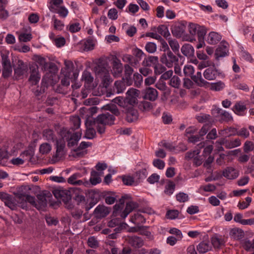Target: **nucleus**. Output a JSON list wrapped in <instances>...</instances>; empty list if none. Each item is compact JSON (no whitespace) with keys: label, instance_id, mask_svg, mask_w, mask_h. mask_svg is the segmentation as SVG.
<instances>
[{"label":"nucleus","instance_id":"1","mask_svg":"<svg viewBox=\"0 0 254 254\" xmlns=\"http://www.w3.org/2000/svg\"><path fill=\"white\" fill-rule=\"evenodd\" d=\"M188 30L191 36H187L185 40L190 42L195 40L194 36L197 35L199 42H201L204 40V36L207 32L205 27L193 23L189 24Z\"/></svg>","mask_w":254,"mask_h":254},{"label":"nucleus","instance_id":"2","mask_svg":"<svg viewBox=\"0 0 254 254\" xmlns=\"http://www.w3.org/2000/svg\"><path fill=\"white\" fill-rule=\"evenodd\" d=\"M60 134L62 137L67 141L68 147L76 145L78 141L81 139L82 135L81 131L72 132L67 128H63L61 130Z\"/></svg>","mask_w":254,"mask_h":254},{"label":"nucleus","instance_id":"3","mask_svg":"<svg viewBox=\"0 0 254 254\" xmlns=\"http://www.w3.org/2000/svg\"><path fill=\"white\" fill-rule=\"evenodd\" d=\"M115 117L114 115L107 113L98 115L96 118L97 123V131L100 134L104 133L107 125L111 126L114 124Z\"/></svg>","mask_w":254,"mask_h":254},{"label":"nucleus","instance_id":"4","mask_svg":"<svg viewBox=\"0 0 254 254\" xmlns=\"http://www.w3.org/2000/svg\"><path fill=\"white\" fill-rule=\"evenodd\" d=\"M0 199L4 202L5 206L11 210L17 209L18 201L15 197L5 192H0Z\"/></svg>","mask_w":254,"mask_h":254},{"label":"nucleus","instance_id":"5","mask_svg":"<svg viewBox=\"0 0 254 254\" xmlns=\"http://www.w3.org/2000/svg\"><path fill=\"white\" fill-rule=\"evenodd\" d=\"M160 62L168 68L173 67V65L178 63V58L169 50L167 53H164L160 57Z\"/></svg>","mask_w":254,"mask_h":254},{"label":"nucleus","instance_id":"6","mask_svg":"<svg viewBox=\"0 0 254 254\" xmlns=\"http://www.w3.org/2000/svg\"><path fill=\"white\" fill-rule=\"evenodd\" d=\"M53 193L55 197L63 201L64 203H67L71 200L70 191L63 189H57L53 190Z\"/></svg>","mask_w":254,"mask_h":254},{"label":"nucleus","instance_id":"7","mask_svg":"<svg viewBox=\"0 0 254 254\" xmlns=\"http://www.w3.org/2000/svg\"><path fill=\"white\" fill-rule=\"evenodd\" d=\"M139 93L140 92L138 90L133 88H130L126 93L127 96L125 98V102L131 106H133L137 103V98Z\"/></svg>","mask_w":254,"mask_h":254},{"label":"nucleus","instance_id":"8","mask_svg":"<svg viewBox=\"0 0 254 254\" xmlns=\"http://www.w3.org/2000/svg\"><path fill=\"white\" fill-rule=\"evenodd\" d=\"M2 65L3 66L2 75L4 78H7L11 74L12 69L10 62L7 56H2Z\"/></svg>","mask_w":254,"mask_h":254},{"label":"nucleus","instance_id":"9","mask_svg":"<svg viewBox=\"0 0 254 254\" xmlns=\"http://www.w3.org/2000/svg\"><path fill=\"white\" fill-rule=\"evenodd\" d=\"M219 74L220 72L216 69L214 64L204 70L203 76L206 79L212 80L215 79L219 75Z\"/></svg>","mask_w":254,"mask_h":254},{"label":"nucleus","instance_id":"10","mask_svg":"<svg viewBox=\"0 0 254 254\" xmlns=\"http://www.w3.org/2000/svg\"><path fill=\"white\" fill-rule=\"evenodd\" d=\"M112 64V69L111 71L113 75L116 77L120 76L123 69V64L120 60L117 57L113 58Z\"/></svg>","mask_w":254,"mask_h":254},{"label":"nucleus","instance_id":"11","mask_svg":"<svg viewBox=\"0 0 254 254\" xmlns=\"http://www.w3.org/2000/svg\"><path fill=\"white\" fill-rule=\"evenodd\" d=\"M27 65L22 60H18L17 66L14 68V75L16 78H20L27 72Z\"/></svg>","mask_w":254,"mask_h":254},{"label":"nucleus","instance_id":"12","mask_svg":"<svg viewBox=\"0 0 254 254\" xmlns=\"http://www.w3.org/2000/svg\"><path fill=\"white\" fill-rule=\"evenodd\" d=\"M30 76L29 81L33 85L37 84L40 79V75L39 73L38 67L37 65H33L30 67Z\"/></svg>","mask_w":254,"mask_h":254},{"label":"nucleus","instance_id":"13","mask_svg":"<svg viewBox=\"0 0 254 254\" xmlns=\"http://www.w3.org/2000/svg\"><path fill=\"white\" fill-rule=\"evenodd\" d=\"M126 241L135 248H141L144 245L143 240L136 236H128L126 238Z\"/></svg>","mask_w":254,"mask_h":254},{"label":"nucleus","instance_id":"14","mask_svg":"<svg viewBox=\"0 0 254 254\" xmlns=\"http://www.w3.org/2000/svg\"><path fill=\"white\" fill-rule=\"evenodd\" d=\"M228 43L226 42H222L216 49L215 53V58L219 60L220 58L224 57L228 53Z\"/></svg>","mask_w":254,"mask_h":254},{"label":"nucleus","instance_id":"15","mask_svg":"<svg viewBox=\"0 0 254 254\" xmlns=\"http://www.w3.org/2000/svg\"><path fill=\"white\" fill-rule=\"evenodd\" d=\"M65 147V142L63 138L56 140V152L55 157L61 158L64 154V149Z\"/></svg>","mask_w":254,"mask_h":254},{"label":"nucleus","instance_id":"16","mask_svg":"<svg viewBox=\"0 0 254 254\" xmlns=\"http://www.w3.org/2000/svg\"><path fill=\"white\" fill-rule=\"evenodd\" d=\"M222 138L223 140L224 146L227 149H232L237 147L241 144V141L238 138L235 139H228L226 137Z\"/></svg>","mask_w":254,"mask_h":254},{"label":"nucleus","instance_id":"17","mask_svg":"<svg viewBox=\"0 0 254 254\" xmlns=\"http://www.w3.org/2000/svg\"><path fill=\"white\" fill-rule=\"evenodd\" d=\"M92 143L91 142L82 141L78 147L74 150L75 154H73V156L78 157H83L87 153L86 151H83V150L90 147Z\"/></svg>","mask_w":254,"mask_h":254},{"label":"nucleus","instance_id":"18","mask_svg":"<svg viewBox=\"0 0 254 254\" xmlns=\"http://www.w3.org/2000/svg\"><path fill=\"white\" fill-rule=\"evenodd\" d=\"M109 213L110 209L103 205H99L94 211V214L95 217L97 218L105 217L108 215Z\"/></svg>","mask_w":254,"mask_h":254},{"label":"nucleus","instance_id":"19","mask_svg":"<svg viewBox=\"0 0 254 254\" xmlns=\"http://www.w3.org/2000/svg\"><path fill=\"white\" fill-rule=\"evenodd\" d=\"M81 177V174L79 173H75L71 175L67 180L68 184L73 185H84L85 186H87L90 184L87 182H83L82 180H78Z\"/></svg>","mask_w":254,"mask_h":254},{"label":"nucleus","instance_id":"20","mask_svg":"<svg viewBox=\"0 0 254 254\" xmlns=\"http://www.w3.org/2000/svg\"><path fill=\"white\" fill-rule=\"evenodd\" d=\"M247 108L242 101L237 102L233 108L234 112L238 116H244L246 115Z\"/></svg>","mask_w":254,"mask_h":254},{"label":"nucleus","instance_id":"21","mask_svg":"<svg viewBox=\"0 0 254 254\" xmlns=\"http://www.w3.org/2000/svg\"><path fill=\"white\" fill-rule=\"evenodd\" d=\"M223 176L228 179H235L239 176V172L234 168L228 167L223 171Z\"/></svg>","mask_w":254,"mask_h":254},{"label":"nucleus","instance_id":"22","mask_svg":"<svg viewBox=\"0 0 254 254\" xmlns=\"http://www.w3.org/2000/svg\"><path fill=\"white\" fill-rule=\"evenodd\" d=\"M218 133L221 136H225V137L235 136L237 133V129L233 127H227L219 130Z\"/></svg>","mask_w":254,"mask_h":254},{"label":"nucleus","instance_id":"23","mask_svg":"<svg viewBox=\"0 0 254 254\" xmlns=\"http://www.w3.org/2000/svg\"><path fill=\"white\" fill-rule=\"evenodd\" d=\"M46 196L47 195L45 193H40L37 195V201L35 203V207L38 209H43L47 206V200Z\"/></svg>","mask_w":254,"mask_h":254},{"label":"nucleus","instance_id":"24","mask_svg":"<svg viewBox=\"0 0 254 254\" xmlns=\"http://www.w3.org/2000/svg\"><path fill=\"white\" fill-rule=\"evenodd\" d=\"M64 68L62 70L63 75L72 76L73 72H78L77 70H74V64L71 61L65 60L64 61Z\"/></svg>","mask_w":254,"mask_h":254},{"label":"nucleus","instance_id":"25","mask_svg":"<svg viewBox=\"0 0 254 254\" xmlns=\"http://www.w3.org/2000/svg\"><path fill=\"white\" fill-rule=\"evenodd\" d=\"M191 79L195 83V84L200 87L206 86L208 82L203 79L201 73L200 71L196 72L195 75L191 76Z\"/></svg>","mask_w":254,"mask_h":254},{"label":"nucleus","instance_id":"26","mask_svg":"<svg viewBox=\"0 0 254 254\" xmlns=\"http://www.w3.org/2000/svg\"><path fill=\"white\" fill-rule=\"evenodd\" d=\"M136 207L137 203L134 202L129 201L127 202L125 210L122 212L120 215L121 217L124 219L126 218L127 216Z\"/></svg>","mask_w":254,"mask_h":254},{"label":"nucleus","instance_id":"27","mask_svg":"<svg viewBox=\"0 0 254 254\" xmlns=\"http://www.w3.org/2000/svg\"><path fill=\"white\" fill-rule=\"evenodd\" d=\"M64 77L61 80V85L64 87L69 88L70 79L75 81L78 76V72H73L72 76L64 75Z\"/></svg>","mask_w":254,"mask_h":254},{"label":"nucleus","instance_id":"28","mask_svg":"<svg viewBox=\"0 0 254 254\" xmlns=\"http://www.w3.org/2000/svg\"><path fill=\"white\" fill-rule=\"evenodd\" d=\"M138 114L137 111L132 106L129 107L126 113V118L128 122L131 123L136 121L138 118Z\"/></svg>","mask_w":254,"mask_h":254},{"label":"nucleus","instance_id":"29","mask_svg":"<svg viewBox=\"0 0 254 254\" xmlns=\"http://www.w3.org/2000/svg\"><path fill=\"white\" fill-rule=\"evenodd\" d=\"M158 97L157 91L153 88H148L145 90L144 98L150 101H155Z\"/></svg>","mask_w":254,"mask_h":254},{"label":"nucleus","instance_id":"30","mask_svg":"<svg viewBox=\"0 0 254 254\" xmlns=\"http://www.w3.org/2000/svg\"><path fill=\"white\" fill-rule=\"evenodd\" d=\"M43 137L48 141L54 142L57 140V136L54 131L50 128L45 129L43 131Z\"/></svg>","mask_w":254,"mask_h":254},{"label":"nucleus","instance_id":"31","mask_svg":"<svg viewBox=\"0 0 254 254\" xmlns=\"http://www.w3.org/2000/svg\"><path fill=\"white\" fill-rule=\"evenodd\" d=\"M221 39V36L215 32H211L207 38V42L211 45L217 44Z\"/></svg>","mask_w":254,"mask_h":254},{"label":"nucleus","instance_id":"32","mask_svg":"<svg viewBox=\"0 0 254 254\" xmlns=\"http://www.w3.org/2000/svg\"><path fill=\"white\" fill-rule=\"evenodd\" d=\"M182 54L188 57L194 55V50L193 47L190 44H185L181 48Z\"/></svg>","mask_w":254,"mask_h":254},{"label":"nucleus","instance_id":"33","mask_svg":"<svg viewBox=\"0 0 254 254\" xmlns=\"http://www.w3.org/2000/svg\"><path fill=\"white\" fill-rule=\"evenodd\" d=\"M229 235L232 238L238 240L244 237V233L242 230L235 228L230 230Z\"/></svg>","mask_w":254,"mask_h":254},{"label":"nucleus","instance_id":"34","mask_svg":"<svg viewBox=\"0 0 254 254\" xmlns=\"http://www.w3.org/2000/svg\"><path fill=\"white\" fill-rule=\"evenodd\" d=\"M186 26L184 24H179L176 25L173 29L172 32V34L178 37H181L183 36L185 32Z\"/></svg>","mask_w":254,"mask_h":254},{"label":"nucleus","instance_id":"35","mask_svg":"<svg viewBox=\"0 0 254 254\" xmlns=\"http://www.w3.org/2000/svg\"><path fill=\"white\" fill-rule=\"evenodd\" d=\"M63 0H50L49 2V8L52 12L56 11V10H58L60 7L63 3Z\"/></svg>","mask_w":254,"mask_h":254},{"label":"nucleus","instance_id":"36","mask_svg":"<svg viewBox=\"0 0 254 254\" xmlns=\"http://www.w3.org/2000/svg\"><path fill=\"white\" fill-rule=\"evenodd\" d=\"M126 88V85L124 78L122 80L116 81L114 83V90H116L117 93L123 92Z\"/></svg>","mask_w":254,"mask_h":254},{"label":"nucleus","instance_id":"37","mask_svg":"<svg viewBox=\"0 0 254 254\" xmlns=\"http://www.w3.org/2000/svg\"><path fill=\"white\" fill-rule=\"evenodd\" d=\"M107 64L106 63H99L96 67V72L98 76H102L106 73H108L109 70L107 68Z\"/></svg>","mask_w":254,"mask_h":254},{"label":"nucleus","instance_id":"38","mask_svg":"<svg viewBox=\"0 0 254 254\" xmlns=\"http://www.w3.org/2000/svg\"><path fill=\"white\" fill-rule=\"evenodd\" d=\"M131 221L134 224L138 225L140 224L144 223L146 221L145 219L141 214L138 212L135 213L131 218Z\"/></svg>","mask_w":254,"mask_h":254},{"label":"nucleus","instance_id":"39","mask_svg":"<svg viewBox=\"0 0 254 254\" xmlns=\"http://www.w3.org/2000/svg\"><path fill=\"white\" fill-rule=\"evenodd\" d=\"M233 86L235 89L241 90L245 92H248L250 91L249 86L244 82H241L239 81L234 80Z\"/></svg>","mask_w":254,"mask_h":254},{"label":"nucleus","instance_id":"40","mask_svg":"<svg viewBox=\"0 0 254 254\" xmlns=\"http://www.w3.org/2000/svg\"><path fill=\"white\" fill-rule=\"evenodd\" d=\"M89 180L92 185H96L101 182L99 173L94 170L91 171Z\"/></svg>","mask_w":254,"mask_h":254},{"label":"nucleus","instance_id":"41","mask_svg":"<svg viewBox=\"0 0 254 254\" xmlns=\"http://www.w3.org/2000/svg\"><path fill=\"white\" fill-rule=\"evenodd\" d=\"M70 122L73 130L78 129L80 126L81 120L78 116L71 117L70 118Z\"/></svg>","mask_w":254,"mask_h":254},{"label":"nucleus","instance_id":"42","mask_svg":"<svg viewBox=\"0 0 254 254\" xmlns=\"http://www.w3.org/2000/svg\"><path fill=\"white\" fill-rule=\"evenodd\" d=\"M168 43L172 51L175 53H178V54H177L178 56L181 57V55L179 54L180 46L178 41L175 39L172 40L169 39Z\"/></svg>","mask_w":254,"mask_h":254},{"label":"nucleus","instance_id":"43","mask_svg":"<svg viewBox=\"0 0 254 254\" xmlns=\"http://www.w3.org/2000/svg\"><path fill=\"white\" fill-rule=\"evenodd\" d=\"M157 32L165 38L167 39L170 36L167 27L164 25H159L157 28Z\"/></svg>","mask_w":254,"mask_h":254},{"label":"nucleus","instance_id":"44","mask_svg":"<svg viewBox=\"0 0 254 254\" xmlns=\"http://www.w3.org/2000/svg\"><path fill=\"white\" fill-rule=\"evenodd\" d=\"M211 246L206 242H201L197 246V250L200 253H205L210 250Z\"/></svg>","mask_w":254,"mask_h":254},{"label":"nucleus","instance_id":"45","mask_svg":"<svg viewBox=\"0 0 254 254\" xmlns=\"http://www.w3.org/2000/svg\"><path fill=\"white\" fill-rule=\"evenodd\" d=\"M212 244L215 248L219 249L224 245L225 241L223 238L213 237L211 240Z\"/></svg>","mask_w":254,"mask_h":254},{"label":"nucleus","instance_id":"46","mask_svg":"<svg viewBox=\"0 0 254 254\" xmlns=\"http://www.w3.org/2000/svg\"><path fill=\"white\" fill-rule=\"evenodd\" d=\"M217 113L221 116L222 119L225 121L229 122L233 120L231 115L226 111L223 110L221 109H218Z\"/></svg>","mask_w":254,"mask_h":254},{"label":"nucleus","instance_id":"47","mask_svg":"<svg viewBox=\"0 0 254 254\" xmlns=\"http://www.w3.org/2000/svg\"><path fill=\"white\" fill-rule=\"evenodd\" d=\"M6 4V0H0V17L5 19L8 16V12L5 10V6Z\"/></svg>","mask_w":254,"mask_h":254},{"label":"nucleus","instance_id":"48","mask_svg":"<svg viewBox=\"0 0 254 254\" xmlns=\"http://www.w3.org/2000/svg\"><path fill=\"white\" fill-rule=\"evenodd\" d=\"M175 189V184L174 182L170 181L165 186L164 192L168 195L173 193Z\"/></svg>","mask_w":254,"mask_h":254},{"label":"nucleus","instance_id":"49","mask_svg":"<svg viewBox=\"0 0 254 254\" xmlns=\"http://www.w3.org/2000/svg\"><path fill=\"white\" fill-rule=\"evenodd\" d=\"M93 77L89 71L87 70L83 71L82 75V80L84 81L86 83L90 84L93 82Z\"/></svg>","mask_w":254,"mask_h":254},{"label":"nucleus","instance_id":"50","mask_svg":"<svg viewBox=\"0 0 254 254\" xmlns=\"http://www.w3.org/2000/svg\"><path fill=\"white\" fill-rule=\"evenodd\" d=\"M100 77L102 78L103 86L106 88L112 82V79L111 77L109 72L105 73L102 76H100Z\"/></svg>","mask_w":254,"mask_h":254},{"label":"nucleus","instance_id":"51","mask_svg":"<svg viewBox=\"0 0 254 254\" xmlns=\"http://www.w3.org/2000/svg\"><path fill=\"white\" fill-rule=\"evenodd\" d=\"M254 150V143L251 141L247 140L243 146L244 152L246 153H248Z\"/></svg>","mask_w":254,"mask_h":254},{"label":"nucleus","instance_id":"52","mask_svg":"<svg viewBox=\"0 0 254 254\" xmlns=\"http://www.w3.org/2000/svg\"><path fill=\"white\" fill-rule=\"evenodd\" d=\"M52 149L51 145L48 143H43L39 148L40 152L43 154H48Z\"/></svg>","mask_w":254,"mask_h":254},{"label":"nucleus","instance_id":"53","mask_svg":"<svg viewBox=\"0 0 254 254\" xmlns=\"http://www.w3.org/2000/svg\"><path fill=\"white\" fill-rule=\"evenodd\" d=\"M176 198L177 200L181 203L187 202L189 199L188 194L183 192L177 193Z\"/></svg>","mask_w":254,"mask_h":254},{"label":"nucleus","instance_id":"54","mask_svg":"<svg viewBox=\"0 0 254 254\" xmlns=\"http://www.w3.org/2000/svg\"><path fill=\"white\" fill-rule=\"evenodd\" d=\"M169 84L175 88H179L181 85V80L177 76H173L170 80Z\"/></svg>","mask_w":254,"mask_h":254},{"label":"nucleus","instance_id":"55","mask_svg":"<svg viewBox=\"0 0 254 254\" xmlns=\"http://www.w3.org/2000/svg\"><path fill=\"white\" fill-rule=\"evenodd\" d=\"M146 51L149 53H154L157 50V46L153 42H147L145 46Z\"/></svg>","mask_w":254,"mask_h":254},{"label":"nucleus","instance_id":"56","mask_svg":"<svg viewBox=\"0 0 254 254\" xmlns=\"http://www.w3.org/2000/svg\"><path fill=\"white\" fill-rule=\"evenodd\" d=\"M52 19L54 21V26L55 29L58 30H62L64 27V23L57 19L54 15L52 17Z\"/></svg>","mask_w":254,"mask_h":254},{"label":"nucleus","instance_id":"57","mask_svg":"<svg viewBox=\"0 0 254 254\" xmlns=\"http://www.w3.org/2000/svg\"><path fill=\"white\" fill-rule=\"evenodd\" d=\"M183 71L186 76H189L191 77L192 76L194 69L193 67L191 65H186L183 69Z\"/></svg>","mask_w":254,"mask_h":254},{"label":"nucleus","instance_id":"58","mask_svg":"<svg viewBox=\"0 0 254 254\" xmlns=\"http://www.w3.org/2000/svg\"><path fill=\"white\" fill-rule=\"evenodd\" d=\"M18 39L20 42H27L31 41V40L32 39V34L30 33H22L19 34Z\"/></svg>","mask_w":254,"mask_h":254},{"label":"nucleus","instance_id":"59","mask_svg":"<svg viewBox=\"0 0 254 254\" xmlns=\"http://www.w3.org/2000/svg\"><path fill=\"white\" fill-rule=\"evenodd\" d=\"M106 109L110 111L112 114L116 116H118L120 114L117 106L115 104H109L106 106Z\"/></svg>","mask_w":254,"mask_h":254},{"label":"nucleus","instance_id":"60","mask_svg":"<svg viewBox=\"0 0 254 254\" xmlns=\"http://www.w3.org/2000/svg\"><path fill=\"white\" fill-rule=\"evenodd\" d=\"M86 131L84 137L87 139H93L96 135L95 130L93 127H86Z\"/></svg>","mask_w":254,"mask_h":254},{"label":"nucleus","instance_id":"61","mask_svg":"<svg viewBox=\"0 0 254 254\" xmlns=\"http://www.w3.org/2000/svg\"><path fill=\"white\" fill-rule=\"evenodd\" d=\"M196 119L199 123H206L210 121L211 116L208 114H200L196 116Z\"/></svg>","mask_w":254,"mask_h":254},{"label":"nucleus","instance_id":"62","mask_svg":"<svg viewBox=\"0 0 254 254\" xmlns=\"http://www.w3.org/2000/svg\"><path fill=\"white\" fill-rule=\"evenodd\" d=\"M58 9V10H56V11H54L53 13L59 14V15L63 18H65L67 16L68 11L64 6H61Z\"/></svg>","mask_w":254,"mask_h":254},{"label":"nucleus","instance_id":"63","mask_svg":"<svg viewBox=\"0 0 254 254\" xmlns=\"http://www.w3.org/2000/svg\"><path fill=\"white\" fill-rule=\"evenodd\" d=\"M214 145L215 147V150L216 151L219 152L224 151V148L223 146V145H224L223 140L222 137L216 141Z\"/></svg>","mask_w":254,"mask_h":254},{"label":"nucleus","instance_id":"64","mask_svg":"<svg viewBox=\"0 0 254 254\" xmlns=\"http://www.w3.org/2000/svg\"><path fill=\"white\" fill-rule=\"evenodd\" d=\"M147 171L146 169H142L135 173V177L139 180L145 179L147 175Z\"/></svg>","mask_w":254,"mask_h":254}]
</instances>
